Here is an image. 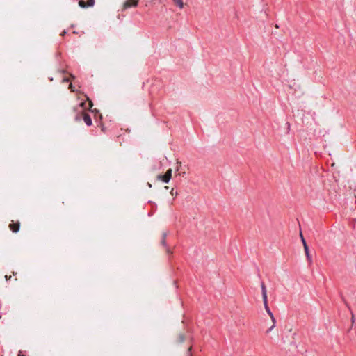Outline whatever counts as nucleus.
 Returning a JSON list of instances; mask_svg holds the SVG:
<instances>
[{"mask_svg":"<svg viewBox=\"0 0 356 356\" xmlns=\"http://www.w3.org/2000/svg\"><path fill=\"white\" fill-rule=\"evenodd\" d=\"M354 196L356 197V190L354 191Z\"/></svg>","mask_w":356,"mask_h":356,"instance_id":"23","label":"nucleus"},{"mask_svg":"<svg viewBox=\"0 0 356 356\" xmlns=\"http://www.w3.org/2000/svg\"><path fill=\"white\" fill-rule=\"evenodd\" d=\"M86 102H81L79 104V105L76 107L74 108V111H79L80 110V112L83 115V120L86 123L87 126H91L92 124V119L90 115L82 111L83 108H85Z\"/></svg>","mask_w":356,"mask_h":356,"instance_id":"1","label":"nucleus"},{"mask_svg":"<svg viewBox=\"0 0 356 356\" xmlns=\"http://www.w3.org/2000/svg\"><path fill=\"white\" fill-rule=\"evenodd\" d=\"M69 79L67 78L63 79V82H68Z\"/></svg>","mask_w":356,"mask_h":356,"instance_id":"21","label":"nucleus"},{"mask_svg":"<svg viewBox=\"0 0 356 356\" xmlns=\"http://www.w3.org/2000/svg\"><path fill=\"white\" fill-rule=\"evenodd\" d=\"M304 250H305V254H306L307 260L309 262H311L312 261V258H311V256H310L309 252L308 245H305V247H304Z\"/></svg>","mask_w":356,"mask_h":356,"instance_id":"9","label":"nucleus"},{"mask_svg":"<svg viewBox=\"0 0 356 356\" xmlns=\"http://www.w3.org/2000/svg\"><path fill=\"white\" fill-rule=\"evenodd\" d=\"M172 170L171 168L168 169L165 175H159L157 176V179L162 181L164 183H168L172 177Z\"/></svg>","mask_w":356,"mask_h":356,"instance_id":"3","label":"nucleus"},{"mask_svg":"<svg viewBox=\"0 0 356 356\" xmlns=\"http://www.w3.org/2000/svg\"><path fill=\"white\" fill-rule=\"evenodd\" d=\"M5 278H6V280H10L11 278V276L10 275V276L6 275Z\"/></svg>","mask_w":356,"mask_h":356,"instance_id":"19","label":"nucleus"},{"mask_svg":"<svg viewBox=\"0 0 356 356\" xmlns=\"http://www.w3.org/2000/svg\"><path fill=\"white\" fill-rule=\"evenodd\" d=\"M267 314L269 315V316L270 317V318H273V314L272 313V312L270 311V309L269 310H267L266 311Z\"/></svg>","mask_w":356,"mask_h":356,"instance_id":"14","label":"nucleus"},{"mask_svg":"<svg viewBox=\"0 0 356 356\" xmlns=\"http://www.w3.org/2000/svg\"><path fill=\"white\" fill-rule=\"evenodd\" d=\"M88 104H89V107H90V108H91V107L92 106V102H91V101H89Z\"/></svg>","mask_w":356,"mask_h":356,"instance_id":"20","label":"nucleus"},{"mask_svg":"<svg viewBox=\"0 0 356 356\" xmlns=\"http://www.w3.org/2000/svg\"><path fill=\"white\" fill-rule=\"evenodd\" d=\"M20 227V222L19 221L14 222L13 220L9 225V228L13 233L19 232Z\"/></svg>","mask_w":356,"mask_h":356,"instance_id":"7","label":"nucleus"},{"mask_svg":"<svg viewBox=\"0 0 356 356\" xmlns=\"http://www.w3.org/2000/svg\"><path fill=\"white\" fill-rule=\"evenodd\" d=\"M300 236H301V241H302V243L303 244V246L305 247V245H307V243H306V241L305 240L302 233L300 232Z\"/></svg>","mask_w":356,"mask_h":356,"instance_id":"12","label":"nucleus"},{"mask_svg":"<svg viewBox=\"0 0 356 356\" xmlns=\"http://www.w3.org/2000/svg\"><path fill=\"white\" fill-rule=\"evenodd\" d=\"M261 294H262V299L264 302V306L266 311L269 310L270 308L268 307V296H267V289L266 287V285L264 282H261Z\"/></svg>","mask_w":356,"mask_h":356,"instance_id":"2","label":"nucleus"},{"mask_svg":"<svg viewBox=\"0 0 356 356\" xmlns=\"http://www.w3.org/2000/svg\"><path fill=\"white\" fill-rule=\"evenodd\" d=\"M267 314L269 315V316L270 317V318H273V314L272 313V312L270 311V309L269 310H267L266 311Z\"/></svg>","mask_w":356,"mask_h":356,"instance_id":"15","label":"nucleus"},{"mask_svg":"<svg viewBox=\"0 0 356 356\" xmlns=\"http://www.w3.org/2000/svg\"><path fill=\"white\" fill-rule=\"evenodd\" d=\"M184 340H185V337H184V334H180L179 335V337H178V342H179V343H183V342L184 341Z\"/></svg>","mask_w":356,"mask_h":356,"instance_id":"11","label":"nucleus"},{"mask_svg":"<svg viewBox=\"0 0 356 356\" xmlns=\"http://www.w3.org/2000/svg\"><path fill=\"white\" fill-rule=\"evenodd\" d=\"M95 4V0H79V6L81 8L92 7Z\"/></svg>","mask_w":356,"mask_h":356,"instance_id":"4","label":"nucleus"},{"mask_svg":"<svg viewBox=\"0 0 356 356\" xmlns=\"http://www.w3.org/2000/svg\"><path fill=\"white\" fill-rule=\"evenodd\" d=\"M172 1L179 8L182 9L184 8L183 0H172Z\"/></svg>","mask_w":356,"mask_h":356,"instance_id":"8","label":"nucleus"},{"mask_svg":"<svg viewBox=\"0 0 356 356\" xmlns=\"http://www.w3.org/2000/svg\"><path fill=\"white\" fill-rule=\"evenodd\" d=\"M75 120H81L80 116L79 115H76V117H75Z\"/></svg>","mask_w":356,"mask_h":356,"instance_id":"18","label":"nucleus"},{"mask_svg":"<svg viewBox=\"0 0 356 356\" xmlns=\"http://www.w3.org/2000/svg\"><path fill=\"white\" fill-rule=\"evenodd\" d=\"M167 236H168V233L165 232L162 234L161 244L165 248V251L168 254H172V251L170 250V248L168 247V245H167V242H166Z\"/></svg>","mask_w":356,"mask_h":356,"instance_id":"5","label":"nucleus"},{"mask_svg":"<svg viewBox=\"0 0 356 356\" xmlns=\"http://www.w3.org/2000/svg\"><path fill=\"white\" fill-rule=\"evenodd\" d=\"M138 4V0H126L123 4V8L127 9L131 7H136Z\"/></svg>","mask_w":356,"mask_h":356,"instance_id":"6","label":"nucleus"},{"mask_svg":"<svg viewBox=\"0 0 356 356\" xmlns=\"http://www.w3.org/2000/svg\"><path fill=\"white\" fill-rule=\"evenodd\" d=\"M191 350H192V346H190L188 350H187V355L188 356H193L192 353H191Z\"/></svg>","mask_w":356,"mask_h":356,"instance_id":"13","label":"nucleus"},{"mask_svg":"<svg viewBox=\"0 0 356 356\" xmlns=\"http://www.w3.org/2000/svg\"><path fill=\"white\" fill-rule=\"evenodd\" d=\"M170 194L172 195H175V196H177L178 195V193L177 191H174V188H172L171 191H170Z\"/></svg>","mask_w":356,"mask_h":356,"instance_id":"16","label":"nucleus"},{"mask_svg":"<svg viewBox=\"0 0 356 356\" xmlns=\"http://www.w3.org/2000/svg\"><path fill=\"white\" fill-rule=\"evenodd\" d=\"M69 88H70V89L71 90V91H72V92H74V90L73 89V86H72V83H70V84Z\"/></svg>","mask_w":356,"mask_h":356,"instance_id":"17","label":"nucleus"},{"mask_svg":"<svg viewBox=\"0 0 356 356\" xmlns=\"http://www.w3.org/2000/svg\"><path fill=\"white\" fill-rule=\"evenodd\" d=\"M271 320H272V322H273V325L268 330L267 332H270L275 327V326L276 320H275V316H273V318H271Z\"/></svg>","mask_w":356,"mask_h":356,"instance_id":"10","label":"nucleus"},{"mask_svg":"<svg viewBox=\"0 0 356 356\" xmlns=\"http://www.w3.org/2000/svg\"><path fill=\"white\" fill-rule=\"evenodd\" d=\"M147 185H148V186H149V188H151V187H152V184H151L147 183Z\"/></svg>","mask_w":356,"mask_h":356,"instance_id":"22","label":"nucleus"},{"mask_svg":"<svg viewBox=\"0 0 356 356\" xmlns=\"http://www.w3.org/2000/svg\"><path fill=\"white\" fill-rule=\"evenodd\" d=\"M65 33H66V32H65V31H63V32L62 33L61 35H64Z\"/></svg>","mask_w":356,"mask_h":356,"instance_id":"24","label":"nucleus"}]
</instances>
